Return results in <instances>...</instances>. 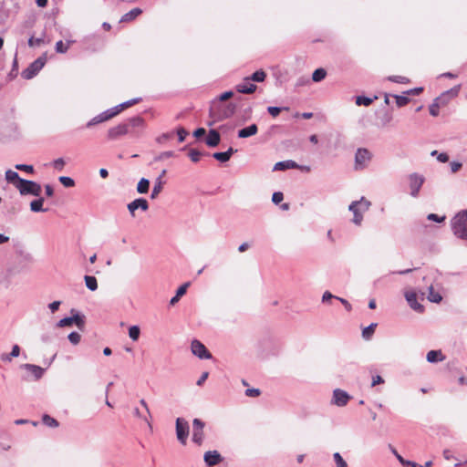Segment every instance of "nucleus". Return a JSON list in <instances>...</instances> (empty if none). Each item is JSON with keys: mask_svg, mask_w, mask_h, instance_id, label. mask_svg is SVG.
<instances>
[{"mask_svg": "<svg viewBox=\"0 0 467 467\" xmlns=\"http://www.w3.org/2000/svg\"><path fill=\"white\" fill-rule=\"evenodd\" d=\"M16 189L21 195H33L37 197L40 195L42 191L41 185L39 183L25 179L21 182H18Z\"/></svg>", "mask_w": 467, "mask_h": 467, "instance_id": "20e7f679", "label": "nucleus"}, {"mask_svg": "<svg viewBox=\"0 0 467 467\" xmlns=\"http://www.w3.org/2000/svg\"><path fill=\"white\" fill-rule=\"evenodd\" d=\"M110 119V115H109V112L106 110L99 115H97L96 117H94L93 119H91L88 123H87V127L88 128H90L94 125H97L99 123H101V122H104V121H107Z\"/></svg>", "mask_w": 467, "mask_h": 467, "instance_id": "4be33fe9", "label": "nucleus"}, {"mask_svg": "<svg viewBox=\"0 0 467 467\" xmlns=\"http://www.w3.org/2000/svg\"><path fill=\"white\" fill-rule=\"evenodd\" d=\"M44 42H45L44 37L35 38L34 36H31V37L28 39V46H29L30 47H39V46H40V45H42Z\"/></svg>", "mask_w": 467, "mask_h": 467, "instance_id": "3c124183", "label": "nucleus"}, {"mask_svg": "<svg viewBox=\"0 0 467 467\" xmlns=\"http://www.w3.org/2000/svg\"><path fill=\"white\" fill-rule=\"evenodd\" d=\"M425 182V178L423 175L419 173H411L409 176V183H410V195L412 197H417L419 195L420 190L422 186V184Z\"/></svg>", "mask_w": 467, "mask_h": 467, "instance_id": "0eeeda50", "label": "nucleus"}, {"mask_svg": "<svg viewBox=\"0 0 467 467\" xmlns=\"http://www.w3.org/2000/svg\"><path fill=\"white\" fill-rule=\"evenodd\" d=\"M174 156V152L171 150L163 151L161 154H159L157 157H155V161H163L167 158H171Z\"/></svg>", "mask_w": 467, "mask_h": 467, "instance_id": "052dcab7", "label": "nucleus"}, {"mask_svg": "<svg viewBox=\"0 0 467 467\" xmlns=\"http://www.w3.org/2000/svg\"><path fill=\"white\" fill-rule=\"evenodd\" d=\"M192 441L198 445H201L204 439L203 431L192 430Z\"/></svg>", "mask_w": 467, "mask_h": 467, "instance_id": "58836bf2", "label": "nucleus"}, {"mask_svg": "<svg viewBox=\"0 0 467 467\" xmlns=\"http://www.w3.org/2000/svg\"><path fill=\"white\" fill-rule=\"evenodd\" d=\"M165 174H166V170H163L161 172V174L158 176V178L156 179L154 186L151 191V195H150L151 199H155L160 194V192L162 191L163 184H164L162 178L165 176Z\"/></svg>", "mask_w": 467, "mask_h": 467, "instance_id": "f3484780", "label": "nucleus"}, {"mask_svg": "<svg viewBox=\"0 0 467 467\" xmlns=\"http://www.w3.org/2000/svg\"><path fill=\"white\" fill-rule=\"evenodd\" d=\"M201 156H202V153L199 150H197L192 149L189 151V157L192 160V161H193V162L199 161Z\"/></svg>", "mask_w": 467, "mask_h": 467, "instance_id": "5fc2aeb1", "label": "nucleus"}, {"mask_svg": "<svg viewBox=\"0 0 467 467\" xmlns=\"http://www.w3.org/2000/svg\"><path fill=\"white\" fill-rule=\"evenodd\" d=\"M133 413H134V416H136L137 418H140V419L143 420L148 424V426H149L150 428H151V424H150V420H149L148 417H147V416H145V415H143V413H142V412H141L138 408H135V409H134Z\"/></svg>", "mask_w": 467, "mask_h": 467, "instance_id": "4d7b16f0", "label": "nucleus"}, {"mask_svg": "<svg viewBox=\"0 0 467 467\" xmlns=\"http://www.w3.org/2000/svg\"><path fill=\"white\" fill-rule=\"evenodd\" d=\"M220 140H221V137H220L219 132L216 130H210L208 136L205 139V143L209 147L213 148V147H216L220 143Z\"/></svg>", "mask_w": 467, "mask_h": 467, "instance_id": "6ab92c4d", "label": "nucleus"}, {"mask_svg": "<svg viewBox=\"0 0 467 467\" xmlns=\"http://www.w3.org/2000/svg\"><path fill=\"white\" fill-rule=\"evenodd\" d=\"M142 13V10L140 8H133L130 12L126 13L122 16L120 22H130L135 19L137 16H139Z\"/></svg>", "mask_w": 467, "mask_h": 467, "instance_id": "bb28decb", "label": "nucleus"}, {"mask_svg": "<svg viewBox=\"0 0 467 467\" xmlns=\"http://www.w3.org/2000/svg\"><path fill=\"white\" fill-rule=\"evenodd\" d=\"M127 209L132 218L136 217V211L141 210L142 212H146L149 209V202L146 199L138 198L134 201L130 202L127 205Z\"/></svg>", "mask_w": 467, "mask_h": 467, "instance_id": "1a4fd4ad", "label": "nucleus"}, {"mask_svg": "<svg viewBox=\"0 0 467 467\" xmlns=\"http://www.w3.org/2000/svg\"><path fill=\"white\" fill-rule=\"evenodd\" d=\"M67 338L73 345H78L80 342L81 336L78 332H71L67 336Z\"/></svg>", "mask_w": 467, "mask_h": 467, "instance_id": "864d4df0", "label": "nucleus"}, {"mask_svg": "<svg viewBox=\"0 0 467 467\" xmlns=\"http://www.w3.org/2000/svg\"><path fill=\"white\" fill-rule=\"evenodd\" d=\"M73 43V40H68L67 44H64L63 41L59 40L56 43V51L60 54H64L68 50L70 45Z\"/></svg>", "mask_w": 467, "mask_h": 467, "instance_id": "2f4dec72", "label": "nucleus"}, {"mask_svg": "<svg viewBox=\"0 0 467 467\" xmlns=\"http://www.w3.org/2000/svg\"><path fill=\"white\" fill-rule=\"evenodd\" d=\"M44 199L38 198L30 202V210L34 213L46 212L47 209L43 208Z\"/></svg>", "mask_w": 467, "mask_h": 467, "instance_id": "c85d7f7f", "label": "nucleus"}, {"mask_svg": "<svg viewBox=\"0 0 467 467\" xmlns=\"http://www.w3.org/2000/svg\"><path fill=\"white\" fill-rule=\"evenodd\" d=\"M440 100H442V98H436L432 104L430 106V114L433 117L439 115Z\"/></svg>", "mask_w": 467, "mask_h": 467, "instance_id": "4c0bfd02", "label": "nucleus"}, {"mask_svg": "<svg viewBox=\"0 0 467 467\" xmlns=\"http://www.w3.org/2000/svg\"><path fill=\"white\" fill-rule=\"evenodd\" d=\"M140 335V329L138 326H131L129 328V337L133 340L137 341Z\"/></svg>", "mask_w": 467, "mask_h": 467, "instance_id": "79ce46f5", "label": "nucleus"}, {"mask_svg": "<svg viewBox=\"0 0 467 467\" xmlns=\"http://www.w3.org/2000/svg\"><path fill=\"white\" fill-rule=\"evenodd\" d=\"M460 89H461V86L457 85V86L451 88V89L443 92L439 98H442V99L445 97H449L450 99L455 98L458 96Z\"/></svg>", "mask_w": 467, "mask_h": 467, "instance_id": "e433bc0d", "label": "nucleus"}, {"mask_svg": "<svg viewBox=\"0 0 467 467\" xmlns=\"http://www.w3.org/2000/svg\"><path fill=\"white\" fill-rule=\"evenodd\" d=\"M327 76V71L324 68H317L312 74V80L314 82H319L323 80Z\"/></svg>", "mask_w": 467, "mask_h": 467, "instance_id": "f704fd0d", "label": "nucleus"}, {"mask_svg": "<svg viewBox=\"0 0 467 467\" xmlns=\"http://www.w3.org/2000/svg\"><path fill=\"white\" fill-rule=\"evenodd\" d=\"M42 421L45 425L51 428H57L58 426L57 420L47 414L42 417Z\"/></svg>", "mask_w": 467, "mask_h": 467, "instance_id": "ea45409f", "label": "nucleus"}, {"mask_svg": "<svg viewBox=\"0 0 467 467\" xmlns=\"http://www.w3.org/2000/svg\"><path fill=\"white\" fill-rule=\"evenodd\" d=\"M58 180L65 187L70 188L75 185L74 180L70 177L60 176Z\"/></svg>", "mask_w": 467, "mask_h": 467, "instance_id": "de8ad7c7", "label": "nucleus"}, {"mask_svg": "<svg viewBox=\"0 0 467 467\" xmlns=\"http://www.w3.org/2000/svg\"><path fill=\"white\" fill-rule=\"evenodd\" d=\"M46 64V57H38L36 59L33 63L29 65L27 68H26L22 72V77L25 79H31L33 78L45 66Z\"/></svg>", "mask_w": 467, "mask_h": 467, "instance_id": "423d86ee", "label": "nucleus"}, {"mask_svg": "<svg viewBox=\"0 0 467 467\" xmlns=\"http://www.w3.org/2000/svg\"><path fill=\"white\" fill-rule=\"evenodd\" d=\"M236 151H237V150H235V149H234V148L230 147V148L228 149V150H226V151H224V152H214V153L213 154V157L215 160H217V161H221V162H226V161H228L230 160V158L232 157V155H233L234 152H236Z\"/></svg>", "mask_w": 467, "mask_h": 467, "instance_id": "412c9836", "label": "nucleus"}, {"mask_svg": "<svg viewBox=\"0 0 467 467\" xmlns=\"http://www.w3.org/2000/svg\"><path fill=\"white\" fill-rule=\"evenodd\" d=\"M192 428L193 430H199V431H203V428H204V422H202L201 420L199 419H194L192 420Z\"/></svg>", "mask_w": 467, "mask_h": 467, "instance_id": "69168bd1", "label": "nucleus"}, {"mask_svg": "<svg viewBox=\"0 0 467 467\" xmlns=\"http://www.w3.org/2000/svg\"><path fill=\"white\" fill-rule=\"evenodd\" d=\"M372 159L371 152L365 148H359L357 150L355 154V165L356 171L364 170L368 167L369 161Z\"/></svg>", "mask_w": 467, "mask_h": 467, "instance_id": "39448f33", "label": "nucleus"}, {"mask_svg": "<svg viewBox=\"0 0 467 467\" xmlns=\"http://www.w3.org/2000/svg\"><path fill=\"white\" fill-rule=\"evenodd\" d=\"M190 285V283H185L183 284L182 285H181L177 291H176V295L171 299L170 301V304L171 305H175L179 300L180 298L185 295L186 291H187V288L188 286Z\"/></svg>", "mask_w": 467, "mask_h": 467, "instance_id": "cd10ccee", "label": "nucleus"}, {"mask_svg": "<svg viewBox=\"0 0 467 467\" xmlns=\"http://www.w3.org/2000/svg\"><path fill=\"white\" fill-rule=\"evenodd\" d=\"M5 180L9 183H12L16 188V185H18V182H21L24 179L20 178V176L18 175V173L16 171H12V170H7L5 171Z\"/></svg>", "mask_w": 467, "mask_h": 467, "instance_id": "a878e982", "label": "nucleus"}, {"mask_svg": "<svg viewBox=\"0 0 467 467\" xmlns=\"http://www.w3.org/2000/svg\"><path fill=\"white\" fill-rule=\"evenodd\" d=\"M266 78V74L264 70L260 69L253 73L250 77H248V80L255 81V82H263Z\"/></svg>", "mask_w": 467, "mask_h": 467, "instance_id": "7c9ffc66", "label": "nucleus"}, {"mask_svg": "<svg viewBox=\"0 0 467 467\" xmlns=\"http://www.w3.org/2000/svg\"><path fill=\"white\" fill-rule=\"evenodd\" d=\"M126 124H129V129L131 132L130 134L133 136H138V129H143L144 128V119L141 117L136 116L133 118H130Z\"/></svg>", "mask_w": 467, "mask_h": 467, "instance_id": "ddd939ff", "label": "nucleus"}, {"mask_svg": "<svg viewBox=\"0 0 467 467\" xmlns=\"http://www.w3.org/2000/svg\"><path fill=\"white\" fill-rule=\"evenodd\" d=\"M72 325H73L72 319L70 318V317H64V318L60 319L57 322V327H71Z\"/></svg>", "mask_w": 467, "mask_h": 467, "instance_id": "6e6d98bb", "label": "nucleus"}, {"mask_svg": "<svg viewBox=\"0 0 467 467\" xmlns=\"http://www.w3.org/2000/svg\"><path fill=\"white\" fill-rule=\"evenodd\" d=\"M429 290L428 299L433 303H440L442 299L441 296L435 292L432 286H431Z\"/></svg>", "mask_w": 467, "mask_h": 467, "instance_id": "37998d69", "label": "nucleus"}, {"mask_svg": "<svg viewBox=\"0 0 467 467\" xmlns=\"http://www.w3.org/2000/svg\"><path fill=\"white\" fill-rule=\"evenodd\" d=\"M389 449L391 451V452L395 455V457L397 458V460L403 465V466H407L409 465V461L408 460H405L398 451L397 450L392 447V446H389Z\"/></svg>", "mask_w": 467, "mask_h": 467, "instance_id": "8fccbe9b", "label": "nucleus"}, {"mask_svg": "<svg viewBox=\"0 0 467 467\" xmlns=\"http://www.w3.org/2000/svg\"><path fill=\"white\" fill-rule=\"evenodd\" d=\"M15 167H16V170L24 171H26L28 173H33L34 172V167L32 165L16 164Z\"/></svg>", "mask_w": 467, "mask_h": 467, "instance_id": "13d9d810", "label": "nucleus"}, {"mask_svg": "<svg viewBox=\"0 0 467 467\" xmlns=\"http://www.w3.org/2000/svg\"><path fill=\"white\" fill-rule=\"evenodd\" d=\"M377 99V96H375L373 99L364 96H358L356 97V104L358 106H369Z\"/></svg>", "mask_w": 467, "mask_h": 467, "instance_id": "72a5a7b5", "label": "nucleus"}, {"mask_svg": "<svg viewBox=\"0 0 467 467\" xmlns=\"http://www.w3.org/2000/svg\"><path fill=\"white\" fill-rule=\"evenodd\" d=\"M298 168V164L294 161H278L275 164L273 171H285L288 169H296Z\"/></svg>", "mask_w": 467, "mask_h": 467, "instance_id": "aec40b11", "label": "nucleus"}, {"mask_svg": "<svg viewBox=\"0 0 467 467\" xmlns=\"http://www.w3.org/2000/svg\"><path fill=\"white\" fill-rule=\"evenodd\" d=\"M203 460L207 466L217 465L223 461V457L217 451H208L204 453Z\"/></svg>", "mask_w": 467, "mask_h": 467, "instance_id": "4468645a", "label": "nucleus"}, {"mask_svg": "<svg viewBox=\"0 0 467 467\" xmlns=\"http://www.w3.org/2000/svg\"><path fill=\"white\" fill-rule=\"evenodd\" d=\"M191 349L192 354L201 359H209L212 358V355L207 350L206 347L199 340L195 339L192 342Z\"/></svg>", "mask_w": 467, "mask_h": 467, "instance_id": "9d476101", "label": "nucleus"}, {"mask_svg": "<svg viewBox=\"0 0 467 467\" xmlns=\"http://www.w3.org/2000/svg\"><path fill=\"white\" fill-rule=\"evenodd\" d=\"M333 459L336 462L337 467H347V462L342 458L339 452H335L333 454Z\"/></svg>", "mask_w": 467, "mask_h": 467, "instance_id": "a18cd8bd", "label": "nucleus"}, {"mask_svg": "<svg viewBox=\"0 0 467 467\" xmlns=\"http://www.w3.org/2000/svg\"><path fill=\"white\" fill-rule=\"evenodd\" d=\"M22 368L30 372L36 380L41 379L45 372L44 368L33 364H24Z\"/></svg>", "mask_w": 467, "mask_h": 467, "instance_id": "a211bd4d", "label": "nucleus"}, {"mask_svg": "<svg viewBox=\"0 0 467 467\" xmlns=\"http://www.w3.org/2000/svg\"><path fill=\"white\" fill-rule=\"evenodd\" d=\"M389 81L400 83V84H407L410 82L409 78L403 76H389L388 78Z\"/></svg>", "mask_w": 467, "mask_h": 467, "instance_id": "49530a36", "label": "nucleus"}, {"mask_svg": "<svg viewBox=\"0 0 467 467\" xmlns=\"http://www.w3.org/2000/svg\"><path fill=\"white\" fill-rule=\"evenodd\" d=\"M86 286L90 291H95L98 288V282L97 279L94 276L91 275H85L84 277Z\"/></svg>", "mask_w": 467, "mask_h": 467, "instance_id": "473e14b6", "label": "nucleus"}, {"mask_svg": "<svg viewBox=\"0 0 467 467\" xmlns=\"http://www.w3.org/2000/svg\"><path fill=\"white\" fill-rule=\"evenodd\" d=\"M283 199H284V195L282 192H276L273 193L272 202L274 203L278 204L283 201Z\"/></svg>", "mask_w": 467, "mask_h": 467, "instance_id": "0e129e2a", "label": "nucleus"}, {"mask_svg": "<svg viewBox=\"0 0 467 467\" xmlns=\"http://www.w3.org/2000/svg\"><path fill=\"white\" fill-rule=\"evenodd\" d=\"M451 228L457 238L467 241V210H462L452 217Z\"/></svg>", "mask_w": 467, "mask_h": 467, "instance_id": "f03ea898", "label": "nucleus"}, {"mask_svg": "<svg viewBox=\"0 0 467 467\" xmlns=\"http://www.w3.org/2000/svg\"><path fill=\"white\" fill-rule=\"evenodd\" d=\"M350 400V396L345 390L340 389H337L333 391L332 403L338 406L343 407L348 404Z\"/></svg>", "mask_w": 467, "mask_h": 467, "instance_id": "f8f14e48", "label": "nucleus"}, {"mask_svg": "<svg viewBox=\"0 0 467 467\" xmlns=\"http://www.w3.org/2000/svg\"><path fill=\"white\" fill-rule=\"evenodd\" d=\"M282 109L279 107H273L270 106L267 108L268 113L273 117H277L279 113L281 112Z\"/></svg>", "mask_w": 467, "mask_h": 467, "instance_id": "338daca9", "label": "nucleus"}, {"mask_svg": "<svg viewBox=\"0 0 467 467\" xmlns=\"http://www.w3.org/2000/svg\"><path fill=\"white\" fill-rule=\"evenodd\" d=\"M445 357L441 350H431L427 353L426 359L430 363L444 360Z\"/></svg>", "mask_w": 467, "mask_h": 467, "instance_id": "b1692460", "label": "nucleus"}, {"mask_svg": "<svg viewBox=\"0 0 467 467\" xmlns=\"http://www.w3.org/2000/svg\"><path fill=\"white\" fill-rule=\"evenodd\" d=\"M123 107H121V104L110 109H108L107 111L109 112V115H110V119L115 117L116 115H118L119 113H120L122 110H123Z\"/></svg>", "mask_w": 467, "mask_h": 467, "instance_id": "680f3d73", "label": "nucleus"}, {"mask_svg": "<svg viewBox=\"0 0 467 467\" xmlns=\"http://www.w3.org/2000/svg\"><path fill=\"white\" fill-rule=\"evenodd\" d=\"M177 135L179 141L182 142L188 135V131L184 128L181 127L177 130Z\"/></svg>", "mask_w": 467, "mask_h": 467, "instance_id": "e2e57ef3", "label": "nucleus"}, {"mask_svg": "<svg viewBox=\"0 0 467 467\" xmlns=\"http://www.w3.org/2000/svg\"><path fill=\"white\" fill-rule=\"evenodd\" d=\"M405 298L407 300V302L409 303L410 306L419 312V313H421L423 312L424 310V307L421 304H420L418 301H417V295L415 292L413 291H409V292H406L405 293Z\"/></svg>", "mask_w": 467, "mask_h": 467, "instance_id": "2eb2a0df", "label": "nucleus"}, {"mask_svg": "<svg viewBox=\"0 0 467 467\" xmlns=\"http://www.w3.org/2000/svg\"><path fill=\"white\" fill-rule=\"evenodd\" d=\"M427 219L430 221L437 222V223H443L445 221L446 217L444 215L440 216L435 213H430V214H428Z\"/></svg>", "mask_w": 467, "mask_h": 467, "instance_id": "bf43d9fd", "label": "nucleus"}, {"mask_svg": "<svg viewBox=\"0 0 467 467\" xmlns=\"http://www.w3.org/2000/svg\"><path fill=\"white\" fill-rule=\"evenodd\" d=\"M376 324H370L367 327H365L362 331V336L365 339H369L373 335L376 327Z\"/></svg>", "mask_w": 467, "mask_h": 467, "instance_id": "c03bdc74", "label": "nucleus"}, {"mask_svg": "<svg viewBox=\"0 0 467 467\" xmlns=\"http://www.w3.org/2000/svg\"><path fill=\"white\" fill-rule=\"evenodd\" d=\"M460 89H461V86L457 85V86L451 88V89L443 92L439 98H442V99L445 97H449L450 99L455 98L458 96Z\"/></svg>", "mask_w": 467, "mask_h": 467, "instance_id": "c9c22d12", "label": "nucleus"}, {"mask_svg": "<svg viewBox=\"0 0 467 467\" xmlns=\"http://www.w3.org/2000/svg\"><path fill=\"white\" fill-rule=\"evenodd\" d=\"M70 318L72 319V323L76 324L78 328L82 329L84 327L85 320L83 316H80L79 314L76 313L75 315L70 317Z\"/></svg>", "mask_w": 467, "mask_h": 467, "instance_id": "a19ab883", "label": "nucleus"}, {"mask_svg": "<svg viewBox=\"0 0 467 467\" xmlns=\"http://www.w3.org/2000/svg\"><path fill=\"white\" fill-rule=\"evenodd\" d=\"M371 205V202L367 200L365 197H361L358 201L352 202L349 206L348 210L353 213V219L352 222L356 225H360L363 221V214L366 213Z\"/></svg>", "mask_w": 467, "mask_h": 467, "instance_id": "7ed1b4c3", "label": "nucleus"}, {"mask_svg": "<svg viewBox=\"0 0 467 467\" xmlns=\"http://www.w3.org/2000/svg\"><path fill=\"white\" fill-rule=\"evenodd\" d=\"M257 87L248 80V77L244 79V82L236 86V90L243 94H252L256 90Z\"/></svg>", "mask_w": 467, "mask_h": 467, "instance_id": "dca6fc26", "label": "nucleus"}, {"mask_svg": "<svg viewBox=\"0 0 467 467\" xmlns=\"http://www.w3.org/2000/svg\"><path fill=\"white\" fill-rule=\"evenodd\" d=\"M20 354V348L18 345H14L10 353H3L0 355V359L4 362H11L13 358L18 357Z\"/></svg>", "mask_w": 467, "mask_h": 467, "instance_id": "5701e85b", "label": "nucleus"}, {"mask_svg": "<svg viewBox=\"0 0 467 467\" xmlns=\"http://www.w3.org/2000/svg\"><path fill=\"white\" fill-rule=\"evenodd\" d=\"M257 126L255 124H252L246 128H244L238 131L239 138H248L257 133Z\"/></svg>", "mask_w": 467, "mask_h": 467, "instance_id": "393cba45", "label": "nucleus"}, {"mask_svg": "<svg viewBox=\"0 0 467 467\" xmlns=\"http://www.w3.org/2000/svg\"><path fill=\"white\" fill-rule=\"evenodd\" d=\"M189 435V424L182 418H177L176 420V436L178 441L185 445Z\"/></svg>", "mask_w": 467, "mask_h": 467, "instance_id": "6e6552de", "label": "nucleus"}, {"mask_svg": "<svg viewBox=\"0 0 467 467\" xmlns=\"http://www.w3.org/2000/svg\"><path fill=\"white\" fill-rule=\"evenodd\" d=\"M52 165H53L54 169L61 171H63V169L66 165V161L63 158H57L53 161Z\"/></svg>", "mask_w": 467, "mask_h": 467, "instance_id": "09e8293b", "label": "nucleus"}, {"mask_svg": "<svg viewBox=\"0 0 467 467\" xmlns=\"http://www.w3.org/2000/svg\"><path fill=\"white\" fill-rule=\"evenodd\" d=\"M130 130L129 129V124L125 122L120 123L115 127H112L108 131V136L110 140H116L121 136L130 134Z\"/></svg>", "mask_w": 467, "mask_h": 467, "instance_id": "9b49d317", "label": "nucleus"}, {"mask_svg": "<svg viewBox=\"0 0 467 467\" xmlns=\"http://www.w3.org/2000/svg\"><path fill=\"white\" fill-rule=\"evenodd\" d=\"M394 98L396 99V103H397L398 107H403V106L407 105L410 101L409 98L406 96L395 95Z\"/></svg>", "mask_w": 467, "mask_h": 467, "instance_id": "603ef678", "label": "nucleus"}, {"mask_svg": "<svg viewBox=\"0 0 467 467\" xmlns=\"http://www.w3.org/2000/svg\"><path fill=\"white\" fill-rule=\"evenodd\" d=\"M235 109L236 105L234 103L223 104L221 102H213L209 111L211 121L208 125L213 126L216 122H220L232 117L234 114Z\"/></svg>", "mask_w": 467, "mask_h": 467, "instance_id": "f257e3e1", "label": "nucleus"}, {"mask_svg": "<svg viewBox=\"0 0 467 467\" xmlns=\"http://www.w3.org/2000/svg\"><path fill=\"white\" fill-rule=\"evenodd\" d=\"M150 181L145 178H141L137 184V192L140 194L147 193L149 192Z\"/></svg>", "mask_w": 467, "mask_h": 467, "instance_id": "c756f323", "label": "nucleus"}, {"mask_svg": "<svg viewBox=\"0 0 467 467\" xmlns=\"http://www.w3.org/2000/svg\"><path fill=\"white\" fill-rule=\"evenodd\" d=\"M233 95H234L233 91L223 92V94L220 95L217 102L223 103V101L231 99L233 97Z\"/></svg>", "mask_w": 467, "mask_h": 467, "instance_id": "774afa93", "label": "nucleus"}]
</instances>
